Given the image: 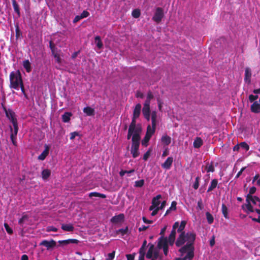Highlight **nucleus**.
I'll return each instance as SVG.
<instances>
[{
    "label": "nucleus",
    "instance_id": "nucleus-52",
    "mask_svg": "<svg viewBox=\"0 0 260 260\" xmlns=\"http://www.w3.org/2000/svg\"><path fill=\"white\" fill-rule=\"evenodd\" d=\"M126 256L127 260H134V258H135L134 254H126Z\"/></svg>",
    "mask_w": 260,
    "mask_h": 260
},
{
    "label": "nucleus",
    "instance_id": "nucleus-53",
    "mask_svg": "<svg viewBox=\"0 0 260 260\" xmlns=\"http://www.w3.org/2000/svg\"><path fill=\"white\" fill-rule=\"evenodd\" d=\"M69 244L73 243V244H77L78 243V240L76 239H68Z\"/></svg>",
    "mask_w": 260,
    "mask_h": 260
},
{
    "label": "nucleus",
    "instance_id": "nucleus-35",
    "mask_svg": "<svg viewBox=\"0 0 260 260\" xmlns=\"http://www.w3.org/2000/svg\"><path fill=\"white\" fill-rule=\"evenodd\" d=\"M252 183L256 185L260 186V175H255L253 180Z\"/></svg>",
    "mask_w": 260,
    "mask_h": 260
},
{
    "label": "nucleus",
    "instance_id": "nucleus-20",
    "mask_svg": "<svg viewBox=\"0 0 260 260\" xmlns=\"http://www.w3.org/2000/svg\"><path fill=\"white\" fill-rule=\"evenodd\" d=\"M155 126L156 125H152V126L149 125L147 126L146 135L147 136H148L150 137H151V136L153 135V134L155 132Z\"/></svg>",
    "mask_w": 260,
    "mask_h": 260
},
{
    "label": "nucleus",
    "instance_id": "nucleus-43",
    "mask_svg": "<svg viewBox=\"0 0 260 260\" xmlns=\"http://www.w3.org/2000/svg\"><path fill=\"white\" fill-rule=\"evenodd\" d=\"M240 148H242L245 151H248L249 149V145L245 142H242L240 144Z\"/></svg>",
    "mask_w": 260,
    "mask_h": 260
},
{
    "label": "nucleus",
    "instance_id": "nucleus-37",
    "mask_svg": "<svg viewBox=\"0 0 260 260\" xmlns=\"http://www.w3.org/2000/svg\"><path fill=\"white\" fill-rule=\"evenodd\" d=\"M152 125H156V112L155 111H152L151 114Z\"/></svg>",
    "mask_w": 260,
    "mask_h": 260
},
{
    "label": "nucleus",
    "instance_id": "nucleus-17",
    "mask_svg": "<svg viewBox=\"0 0 260 260\" xmlns=\"http://www.w3.org/2000/svg\"><path fill=\"white\" fill-rule=\"evenodd\" d=\"M124 218V216L123 214H119L117 215L113 216L111 218V222L115 223H118L122 222Z\"/></svg>",
    "mask_w": 260,
    "mask_h": 260
},
{
    "label": "nucleus",
    "instance_id": "nucleus-10",
    "mask_svg": "<svg viewBox=\"0 0 260 260\" xmlns=\"http://www.w3.org/2000/svg\"><path fill=\"white\" fill-rule=\"evenodd\" d=\"M150 102L149 99H146L142 109L143 115L148 121L150 119Z\"/></svg>",
    "mask_w": 260,
    "mask_h": 260
},
{
    "label": "nucleus",
    "instance_id": "nucleus-47",
    "mask_svg": "<svg viewBox=\"0 0 260 260\" xmlns=\"http://www.w3.org/2000/svg\"><path fill=\"white\" fill-rule=\"evenodd\" d=\"M115 256V252L113 251L111 253H109L108 254V257L106 258V260H113Z\"/></svg>",
    "mask_w": 260,
    "mask_h": 260
},
{
    "label": "nucleus",
    "instance_id": "nucleus-32",
    "mask_svg": "<svg viewBox=\"0 0 260 260\" xmlns=\"http://www.w3.org/2000/svg\"><path fill=\"white\" fill-rule=\"evenodd\" d=\"M89 196L90 197H100V198H106V196L104 194H102V193H99V192H90L89 193Z\"/></svg>",
    "mask_w": 260,
    "mask_h": 260
},
{
    "label": "nucleus",
    "instance_id": "nucleus-16",
    "mask_svg": "<svg viewBox=\"0 0 260 260\" xmlns=\"http://www.w3.org/2000/svg\"><path fill=\"white\" fill-rule=\"evenodd\" d=\"M45 150L43 151V152L38 156V159L41 160H43L45 159L46 156L48 155L50 147L45 144L44 146Z\"/></svg>",
    "mask_w": 260,
    "mask_h": 260
},
{
    "label": "nucleus",
    "instance_id": "nucleus-62",
    "mask_svg": "<svg viewBox=\"0 0 260 260\" xmlns=\"http://www.w3.org/2000/svg\"><path fill=\"white\" fill-rule=\"evenodd\" d=\"M169 154V152L167 149H166L165 151H164L162 154V157H165L167 155H168Z\"/></svg>",
    "mask_w": 260,
    "mask_h": 260
},
{
    "label": "nucleus",
    "instance_id": "nucleus-38",
    "mask_svg": "<svg viewBox=\"0 0 260 260\" xmlns=\"http://www.w3.org/2000/svg\"><path fill=\"white\" fill-rule=\"evenodd\" d=\"M205 170L207 172H213L214 171V168L212 164H207L205 167Z\"/></svg>",
    "mask_w": 260,
    "mask_h": 260
},
{
    "label": "nucleus",
    "instance_id": "nucleus-55",
    "mask_svg": "<svg viewBox=\"0 0 260 260\" xmlns=\"http://www.w3.org/2000/svg\"><path fill=\"white\" fill-rule=\"evenodd\" d=\"M150 155V152L149 151H147L146 153H145L143 155V159L144 160H147L148 158L149 157Z\"/></svg>",
    "mask_w": 260,
    "mask_h": 260
},
{
    "label": "nucleus",
    "instance_id": "nucleus-21",
    "mask_svg": "<svg viewBox=\"0 0 260 260\" xmlns=\"http://www.w3.org/2000/svg\"><path fill=\"white\" fill-rule=\"evenodd\" d=\"M161 141L164 145H168L171 142V138L166 135H163L161 137Z\"/></svg>",
    "mask_w": 260,
    "mask_h": 260
},
{
    "label": "nucleus",
    "instance_id": "nucleus-4",
    "mask_svg": "<svg viewBox=\"0 0 260 260\" xmlns=\"http://www.w3.org/2000/svg\"><path fill=\"white\" fill-rule=\"evenodd\" d=\"M141 131L140 130L133 131L129 136V131H128L127 139H129L132 137V145L131 147V153L134 158H136L139 155V148L140 145V134Z\"/></svg>",
    "mask_w": 260,
    "mask_h": 260
},
{
    "label": "nucleus",
    "instance_id": "nucleus-50",
    "mask_svg": "<svg viewBox=\"0 0 260 260\" xmlns=\"http://www.w3.org/2000/svg\"><path fill=\"white\" fill-rule=\"evenodd\" d=\"M258 98V95H254L251 94L249 96V100L251 102H254L255 100H257Z\"/></svg>",
    "mask_w": 260,
    "mask_h": 260
},
{
    "label": "nucleus",
    "instance_id": "nucleus-48",
    "mask_svg": "<svg viewBox=\"0 0 260 260\" xmlns=\"http://www.w3.org/2000/svg\"><path fill=\"white\" fill-rule=\"evenodd\" d=\"M89 15V12L87 11H83L80 15V18H84L88 17Z\"/></svg>",
    "mask_w": 260,
    "mask_h": 260
},
{
    "label": "nucleus",
    "instance_id": "nucleus-63",
    "mask_svg": "<svg viewBox=\"0 0 260 260\" xmlns=\"http://www.w3.org/2000/svg\"><path fill=\"white\" fill-rule=\"evenodd\" d=\"M153 95L151 92H149L147 94V99H149L150 101L152 99Z\"/></svg>",
    "mask_w": 260,
    "mask_h": 260
},
{
    "label": "nucleus",
    "instance_id": "nucleus-25",
    "mask_svg": "<svg viewBox=\"0 0 260 260\" xmlns=\"http://www.w3.org/2000/svg\"><path fill=\"white\" fill-rule=\"evenodd\" d=\"M23 68L25 69L26 71L28 73L30 72L31 70V65L29 61L27 59L23 61Z\"/></svg>",
    "mask_w": 260,
    "mask_h": 260
},
{
    "label": "nucleus",
    "instance_id": "nucleus-15",
    "mask_svg": "<svg viewBox=\"0 0 260 260\" xmlns=\"http://www.w3.org/2000/svg\"><path fill=\"white\" fill-rule=\"evenodd\" d=\"M173 162V158L172 157H169L166 161L161 164V167L166 170L170 169Z\"/></svg>",
    "mask_w": 260,
    "mask_h": 260
},
{
    "label": "nucleus",
    "instance_id": "nucleus-1",
    "mask_svg": "<svg viewBox=\"0 0 260 260\" xmlns=\"http://www.w3.org/2000/svg\"><path fill=\"white\" fill-rule=\"evenodd\" d=\"M196 235L192 233H188L185 235L182 233L178 238L176 244L180 246L186 242V244L180 249L181 257L175 260H191L193 256V247L192 244L195 240Z\"/></svg>",
    "mask_w": 260,
    "mask_h": 260
},
{
    "label": "nucleus",
    "instance_id": "nucleus-6",
    "mask_svg": "<svg viewBox=\"0 0 260 260\" xmlns=\"http://www.w3.org/2000/svg\"><path fill=\"white\" fill-rule=\"evenodd\" d=\"M141 109V105L140 104H138L136 105L133 112V117L132 122L129 126L128 131L129 136L131 135L133 131L140 130L142 131L141 127L139 125H136V119L138 118L140 114Z\"/></svg>",
    "mask_w": 260,
    "mask_h": 260
},
{
    "label": "nucleus",
    "instance_id": "nucleus-5",
    "mask_svg": "<svg viewBox=\"0 0 260 260\" xmlns=\"http://www.w3.org/2000/svg\"><path fill=\"white\" fill-rule=\"evenodd\" d=\"M10 87L19 90L23 84L21 75L19 71L12 72L10 74Z\"/></svg>",
    "mask_w": 260,
    "mask_h": 260
},
{
    "label": "nucleus",
    "instance_id": "nucleus-46",
    "mask_svg": "<svg viewBox=\"0 0 260 260\" xmlns=\"http://www.w3.org/2000/svg\"><path fill=\"white\" fill-rule=\"evenodd\" d=\"M177 203L175 201H173L171 203V207L169 208L171 211H175L176 209Z\"/></svg>",
    "mask_w": 260,
    "mask_h": 260
},
{
    "label": "nucleus",
    "instance_id": "nucleus-60",
    "mask_svg": "<svg viewBox=\"0 0 260 260\" xmlns=\"http://www.w3.org/2000/svg\"><path fill=\"white\" fill-rule=\"evenodd\" d=\"M245 169V168H242L241 170L237 173V175H236V178H238L240 177V176L241 175V174L242 173L243 171Z\"/></svg>",
    "mask_w": 260,
    "mask_h": 260
},
{
    "label": "nucleus",
    "instance_id": "nucleus-22",
    "mask_svg": "<svg viewBox=\"0 0 260 260\" xmlns=\"http://www.w3.org/2000/svg\"><path fill=\"white\" fill-rule=\"evenodd\" d=\"M72 116V114L71 112H65L62 115V121L67 123L70 121L71 119V117Z\"/></svg>",
    "mask_w": 260,
    "mask_h": 260
},
{
    "label": "nucleus",
    "instance_id": "nucleus-54",
    "mask_svg": "<svg viewBox=\"0 0 260 260\" xmlns=\"http://www.w3.org/2000/svg\"><path fill=\"white\" fill-rule=\"evenodd\" d=\"M166 205V201H164L162 202H161L160 205H159V210L163 209Z\"/></svg>",
    "mask_w": 260,
    "mask_h": 260
},
{
    "label": "nucleus",
    "instance_id": "nucleus-27",
    "mask_svg": "<svg viewBox=\"0 0 260 260\" xmlns=\"http://www.w3.org/2000/svg\"><path fill=\"white\" fill-rule=\"evenodd\" d=\"M218 181L216 179H213L211 181V184L209 187L207 191L210 192L213 190L217 185Z\"/></svg>",
    "mask_w": 260,
    "mask_h": 260
},
{
    "label": "nucleus",
    "instance_id": "nucleus-29",
    "mask_svg": "<svg viewBox=\"0 0 260 260\" xmlns=\"http://www.w3.org/2000/svg\"><path fill=\"white\" fill-rule=\"evenodd\" d=\"M128 227L126 226L124 229H120L116 231V233L117 235L120 234L122 237L124 236L125 235H126L128 233Z\"/></svg>",
    "mask_w": 260,
    "mask_h": 260
},
{
    "label": "nucleus",
    "instance_id": "nucleus-57",
    "mask_svg": "<svg viewBox=\"0 0 260 260\" xmlns=\"http://www.w3.org/2000/svg\"><path fill=\"white\" fill-rule=\"evenodd\" d=\"M148 228V226H145V225H142L141 226H140L139 228V231L140 232L144 231L146 230Z\"/></svg>",
    "mask_w": 260,
    "mask_h": 260
},
{
    "label": "nucleus",
    "instance_id": "nucleus-31",
    "mask_svg": "<svg viewBox=\"0 0 260 260\" xmlns=\"http://www.w3.org/2000/svg\"><path fill=\"white\" fill-rule=\"evenodd\" d=\"M256 206H253L254 211L253 212H255L258 215V216L257 218H252V220L260 223V210L258 209H257L256 208ZM252 212H250L248 213H252Z\"/></svg>",
    "mask_w": 260,
    "mask_h": 260
},
{
    "label": "nucleus",
    "instance_id": "nucleus-24",
    "mask_svg": "<svg viewBox=\"0 0 260 260\" xmlns=\"http://www.w3.org/2000/svg\"><path fill=\"white\" fill-rule=\"evenodd\" d=\"M94 43L95 44L97 48L100 50L103 48V44L101 41V38L99 36H96L94 38Z\"/></svg>",
    "mask_w": 260,
    "mask_h": 260
},
{
    "label": "nucleus",
    "instance_id": "nucleus-3",
    "mask_svg": "<svg viewBox=\"0 0 260 260\" xmlns=\"http://www.w3.org/2000/svg\"><path fill=\"white\" fill-rule=\"evenodd\" d=\"M255 191L256 188L254 186L250 188L249 194L246 198V203L242 206L243 210L247 213L254 211L253 206L260 207V199L256 196H252Z\"/></svg>",
    "mask_w": 260,
    "mask_h": 260
},
{
    "label": "nucleus",
    "instance_id": "nucleus-30",
    "mask_svg": "<svg viewBox=\"0 0 260 260\" xmlns=\"http://www.w3.org/2000/svg\"><path fill=\"white\" fill-rule=\"evenodd\" d=\"M146 243V241L144 242L143 245L140 249V256L138 260H144L145 251L144 247Z\"/></svg>",
    "mask_w": 260,
    "mask_h": 260
},
{
    "label": "nucleus",
    "instance_id": "nucleus-36",
    "mask_svg": "<svg viewBox=\"0 0 260 260\" xmlns=\"http://www.w3.org/2000/svg\"><path fill=\"white\" fill-rule=\"evenodd\" d=\"M12 5H13V7L15 12H16L18 15H19L20 12H19V6H18V4H17L15 0H12Z\"/></svg>",
    "mask_w": 260,
    "mask_h": 260
},
{
    "label": "nucleus",
    "instance_id": "nucleus-19",
    "mask_svg": "<svg viewBox=\"0 0 260 260\" xmlns=\"http://www.w3.org/2000/svg\"><path fill=\"white\" fill-rule=\"evenodd\" d=\"M83 112L87 116H93L94 115V110L90 107H86L83 109Z\"/></svg>",
    "mask_w": 260,
    "mask_h": 260
},
{
    "label": "nucleus",
    "instance_id": "nucleus-28",
    "mask_svg": "<svg viewBox=\"0 0 260 260\" xmlns=\"http://www.w3.org/2000/svg\"><path fill=\"white\" fill-rule=\"evenodd\" d=\"M14 130H13L12 127H10L11 134L10 136H13L14 137H16V136L17 135L18 131V124L17 123L13 124Z\"/></svg>",
    "mask_w": 260,
    "mask_h": 260
},
{
    "label": "nucleus",
    "instance_id": "nucleus-34",
    "mask_svg": "<svg viewBox=\"0 0 260 260\" xmlns=\"http://www.w3.org/2000/svg\"><path fill=\"white\" fill-rule=\"evenodd\" d=\"M222 212L223 214L224 217L225 218L229 219V217L228 215V209L226 206L224 204L222 205Z\"/></svg>",
    "mask_w": 260,
    "mask_h": 260
},
{
    "label": "nucleus",
    "instance_id": "nucleus-12",
    "mask_svg": "<svg viewBox=\"0 0 260 260\" xmlns=\"http://www.w3.org/2000/svg\"><path fill=\"white\" fill-rule=\"evenodd\" d=\"M19 224L22 227V230L26 228L27 225H30V221L27 215H23L22 217L18 221Z\"/></svg>",
    "mask_w": 260,
    "mask_h": 260
},
{
    "label": "nucleus",
    "instance_id": "nucleus-9",
    "mask_svg": "<svg viewBox=\"0 0 260 260\" xmlns=\"http://www.w3.org/2000/svg\"><path fill=\"white\" fill-rule=\"evenodd\" d=\"M50 48L51 50L52 53L55 58V62L58 64L61 63V59L60 57V54L55 47V45L52 41L49 42Z\"/></svg>",
    "mask_w": 260,
    "mask_h": 260
},
{
    "label": "nucleus",
    "instance_id": "nucleus-51",
    "mask_svg": "<svg viewBox=\"0 0 260 260\" xmlns=\"http://www.w3.org/2000/svg\"><path fill=\"white\" fill-rule=\"evenodd\" d=\"M10 138L12 141V143L14 146H16V137H14L13 136H10Z\"/></svg>",
    "mask_w": 260,
    "mask_h": 260
},
{
    "label": "nucleus",
    "instance_id": "nucleus-59",
    "mask_svg": "<svg viewBox=\"0 0 260 260\" xmlns=\"http://www.w3.org/2000/svg\"><path fill=\"white\" fill-rule=\"evenodd\" d=\"M143 220L144 222L145 223H152V220H148L146 219V218H145L144 217H143Z\"/></svg>",
    "mask_w": 260,
    "mask_h": 260
},
{
    "label": "nucleus",
    "instance_id": "nucleus-58",
    "mask_svg": "<svg viewBox=\"0 0 260 260\" xmlns=\"http://www.w3.org/2000/svg\"><path fill=\"white\" fill-rule=\"evenodd\" d=\"M58 242L60 244H63L64 245L69 244L68 239V240H65L59 241Z\"/></svg>",
    "mask_w": 260,
    "mask_h": 260
},
{
    "label": "nucleus",
    "instance_id": "nucleus-45",
    "mask_svg": "<svg viewBox=\"0 0 260 260\" xmlns=\"http://www.w3.org/2000/svg\"><path fill=\"white\" fill-rule=\"evenodd\" d=\"M199 179L200 178L198 177L196 178L195 181L193 185V187L195 189H197L199 186Z\"/></svg>",
    "mask_w": 260,
    "mask_h": 260
},
{
    "label": "nucleus",
    "instance_id": "nucleus-56",
    "mask_svg": "<svg viewBox=\"0 0 260 260\" xmlns=\"http://www.w3.org/2000/svg\"><path fill=\"white\" fill-rule=\"evenodd\" d=\"M81 19H82V18H80V15H77L75 17V18L73 20V22H74V23H76Z\"/></svg>",
    "mask_w": 260,
    "mask_h": 260
},
{
    "label": "nucleus",
    "instance_id": "nucleus-40",
    "mask_svg": "<svg viewBox=\"0 0 260 260\" xmlns=\"http://www.w3.org/2000/svg\"><path fill=\"white\" fill-rule=\"evenodd\" d=\"M132 14L133 17L137 18L140 16V11L139 9H135L133 11Z\"/></svg>",
    "mask_w": 260,
    "mask_h": 260
},
{
    "label": "nucleus",
    "instance_id": "nucleus-18",
    "mask_svg": "<svg viewBox=\"0 0 260 260\" xmlns=\"http://www.w3.org/2000/svg\"><path fill=\"white\" fill-rule=\"evenodd\" d=\"M251 70L246 68L245 70V78L244 80L246 82L249 83L251 81Z\"/></svg>",
    "mask_w": 260,
    "mask_h": 260
},
{
    "label": "nucleus",
    "instance_id": "nucleus-42",
    "mask_svg": "<svg viewBox=\"0 0 260 260\" xmlns=\"http://www.w3.org/2000/svg\"><path fill=\"white\" fill-rule=\"evenodd\" d=\"M144 184V180L142 179L140 180L136 181L135 182V186L138 187H141L143 186Z\"/></svg>",
    "mask_w": 260,
    "mask_h": 260
},
{
    "label": "nucleus",
    "instance_id": "nucleus-39",
    "mask_svg": "<svg viewBox=\"0 0 260 260\" xmlns=\"http://www.w3.org/2000/svg\"><path fill=\"white\" fill-rule=\"evenodd\" d=\"M206 216L208 222L209 224H211L213 222L214 220L213 216L209 212H207L206 213Z\"/></svg>",
    "mask_w": 260,
    "mask_h": 260
},
{
    "label": "nucleus",
    "instance_id": "nucleus-41",
    "mask_svg": "<svg viewBox=\"0 0 260 260\" xmlns=\"http://www.w3.org/2000/svg\"><path fill=\"white\" fill-rule=\"evenodd\" d=\"M150 138L151 137H149L148 136H147L145 135V138L142 141V145H143L144 146H147Z\"/></svg>",
    "mask_w": 260,
    "mask_h": 260
},
{
    "label": "nucleus",
    "instance_id": "nucleus-7",
    "mask_svg": "<svg viewBox=\"0 0 260 260\" xmlns=\"http://www.w3.org/2000/svg\"><path fill=\"white\" fill-rule=\"evenodd\" d=\"M161 198L160 194L157 195L153 198L152 200V205L149 207V210L152 211L151 215L154 216L157 214L159 210V205L160 204V200Z\"/></svg>",
    "mask_w": 260,
    "mask_h": 260
},
{
    "label": "nucleus",
    "instance_id": "nucleus-26",
    "mask_svg": "<svg viewBox=\"0 0 260 260\" xmlns=\"http://www.w3.org/2000/svg\"><path fill=\"white\" fill-rule=\"evenodd\" d=\"M203 145V141L201 138L197 137L193 142V146L194 148H200Z\"/></svg>",
    "mask_w": 260,
    "mask_h": 260
},
{
    "label": "nucleus",
    "instance_id": "nucleus-23",
    "mask_svg": "<svg viewBox=\"0 0 260 260\" xmlns=\"http://www.w3.org/2000/svg\"><path fill=\"white\" fill-rule=\"evenodd\" d=\"M61 229L67 232H72L74 230L73 225L71 224H63L61 225Z\"/></svg>",
    "mask_w": 260,
    "mask_h": 260
},
{
    "label": "nucleus",
    "instance_id": "nucleus-14",
    "mask_svg": "<svg viewBox=\"0 0 260 260\" xmlns=\"http://www.w3.org/2000/svg\"><path fill=\"white\" fill-rule=\"evenodd\" d=\"M40 245L46 247L47 249H49L55 246L56 242L53 240L50 241L44 240L40 243Z\"/></svg>",
    "mask_w": 260,
    "mask_h": 260
},
{
    "label": "nucleus",
    "instance_id": "nucleus-49",
    "mask_svg": "<svg viewBox=\"0 0 260 260\" xmlns=\"http://www.w3.org/2000/svg\"><path fill=\"white\" fill-rule=\"evenodd\" d=\"M70 135H71V137H70V139L71 140H73L75 139V138L76 137V136H79V134L78 132H72L70 134Z\"/></svg>",
    "mask_w": 260,
    "mask_h": 260
},
{
    "label": "nucleus",
    "instance_id": "nucleus-44",
    "mask_svg": "<svg viewBox=\"0 0 260 260\" xmlns=\"http://www.w3.org/2000/svg\"><path fill=\"white\" fill-rule=\"evenodd\" d=\"M4 226L7 232L9 234H12L13 233V230L9 226L7 223H4Z\"/></svg>",
    "mask_w": 260,
    "mask_h": 260
},
{
    "label": "nucleus",
    "instance_id": "nucleus-61",
    "mask_svg": "<svg viewBox=\"0 0 260 260\" xmlns=\"http://www.w3.org/2000/svg\"><path fill=\"white\" fill-rule=\"evenodd\" d=\"M21 260H28V256L26 254H23L22 255Z\"/></svg>",
    "mask_w": 260,
    "mask_h": 260
},
{
    "label": "nucleus",
    "instance_id": "nucleus-2",
    "mask_svg": "<svg viewBox=\"0 0 260 260\" xmlns=\"http://www.w3.org/2000/svg\"><path fill=\"white\" fill-rule=\"evenodd\" d=\"M185 225L186 221H182L180 224L178 222H175L169 238L161 237L159 239L157 246L159 249H163L165 255L167 254L169 245H172L174 244L176 236V229H178V232H181L184 230Z\"/></svg>",
    "mask_w": 260,
    "mask_h": 260
},
{
    "label": "nucleus",
    "instance_id": "nucleus-33",
    "mask_svg": "<svg viewBox=\"0 0 260 260\" xmlns=\"http://www.w3.org/2000/svg\"><path fill=\"white\" fill-rule=\"evenodd\" d=\"M50 175V171L48 169L43 170L42 172V178L44 180L47 179Z\"/></svg>",
    "mask_w": 260,
    "mask_h": 260
},
{
    "label": "nucleus",
    "instance_id": "nucleus-8",
    "mask_svg": "<svg viewBox=\"0 0 260 260\" xmlns=\"http://www.w3.org/2000/svg\"><path fill=\"white\" fill-rule=\"evenodd\" d=\"M3 109L5 112L6 117L10 120L12 123H17V120L15 112L12 109H7L5 107H3Z\"/></svg>",
    "mask_w": 260,
    "mask_h": 260
},
{
    "label": "nucleus",
    "instance_id": "nucleus-11",
    "mask_svg": "<svg viewBox=\"0 0 260 260\" xmlns=\"http://www.w3.org/2000/svg\"><path fill=\"white\" fill-rule=\"evenodd\" d=\"M164 16V11L161 8L156 9L155 12L153 16L152 19L157 23L161 21Z\"/></svg>",
    "mask_w": 260,
    "mask_h": 260
},
{
    "label": "nucleus",
    "instance_id": "nucleus-13",
    "mask_svg": "<svg viewBox=\"0 0 260 260\" xmlns=\"http://www.w3.org/2000/svg\"><path fill=\"white\" fill-rule=\"evenodd\" d=\"M158 256V253L154 250L153 245H151L149 250L146 254V257L148 258H152L151 260H155L154 258H156Z\"/></svg>",
    "mask_w": 260,
    "mask_h": 260
},
{
    "label": "nucleus",
    "instance_id": "nucleus-64",
    "mask_svg": "<svg viewBox=\"0 0 260 260\" xmlns=\"http://www.w3.org/2000/svg\"><path fill=\"white\" fill-rule=\"evenodd\" d=\"M240 148V145H237L234 147L233 150L234 151H238Z\"/></svg>",
    "mask_w": 260,
    "mask_h": 260
}]
</instances>
